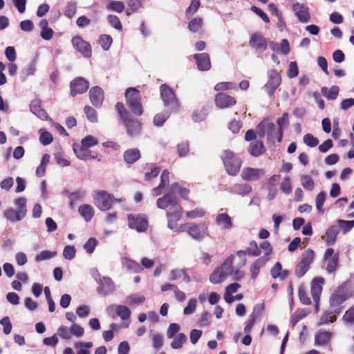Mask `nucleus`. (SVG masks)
Here are the masks:
<instances>
[{
	"mask_svg": "<svg viewBox=\"0 0 354 354\" xmlns=\"http://www.w3.org/2000/svg\"><path fill=\"white\" fill-rule=\"evenodd\" d=\"M249 44L257 53L264 52L268 47L266 39L259 32H254L251 36Z\"/></svg>",
	"mask_w": 354,
	"mask_h": 354,
	"instance_id": "4468645a",
	"label": "nucleus"
},
{
	"mask_svg": "<svg viewBox=\"0 0 354 354\" xmlns=\"http://www.w3.org/2000/svg\"><path fill=\"white\" fill-rule=\"evenodd\" d=\"M339 231L338 229V227L337 225H331L330 226L326 231V244L328 245H333L335 244L337 236L339 234Z\"/></svg>",
	"mask_w": 354,
	"mask_h": 354,
	"instance_id": "2f4dec72",
	"label": "nucleus"
},
{
	"mask_svg": "<svg viewBox=\"0 0 354 354\" xmlns=\"http://www.w3.org/2000/svg\"><path fill=\"white\" fill-rule=\"evenodd\" d=\"M344 289V286L343 285H341L330 295L329 303L331 308L339 307L346 300Z\"/></svg>",
	"mask_w": 354,
	"mask_h": 354,
	"instance_id": "dca6fc26",
	"label": "nucleus"
},
{
	"mask_svg": "<svg viewBox=\"0 0 354 354\" xmlns=\"http://www.w3.org/2000/svg\"><path fill=\"white\" fill-rule=\"evenodd\" d=\"M106 313L113 319H115V315H117L123 321L129 319L131 316L130 309L123 305H110L106 308Z\"/></svg>",
	"mask_w": 354,
	"mask_h": 354,
	"instance_id": "9b49d317",
	"label": "nucleus"
},
{
	"mask_svg": "<svg viewBox=\"0 0 354 354\" xmlns=\"http://www.w3.org/2000/svg\"><path fill=\"white\" fill-rule=\"evenodd\" d=\"M127 104L133 114L140 116L143 113L140 92L135 87H129L125 91Z\"/></svg>",
	"mask_w": 354,
	"mask_h": 354,
	"instance_id": "f03ea898",
	"label": "nucleus"
},
{
	"mask_svg": "<svg viewBox=\"0 0 354 354\" xmlns=\"http://www.w3.org/2000/svg\"><path fill=\"white\" fill-rule=\"evenodd\" d=\"M332 337L331 333L319 330L315 335V342L317 345L325 346L328 344Z\"/></svg>",
	"mask_w": 354,
	"mask_h": 354,
	"instance_id": "c85d7f7f",
	"label": "nucleus"
},
{
	"mask_svg": "<svg viewBox=\"0 0 354 354\" xmlns=\"http://www.w3.org/2000/svg\"><path fill=\"white\" fill-rule=\"evenodd\" d=\"M73 151L77 157L83 160H93L97 156L91 155L88 149L79 147V144L73 145Z\"/></svg>",
	"mask_w": 354,
	"mask_h": 354,
	"instance_id": "bb28decb",
	"label": "nucleus"
},
{
	"mask_svg": "<svg viewBox=\"0 0 354 354\" xmlns=\"http://www.w3.org/2000/svg\"><path fill=\"white\" fill-rule=\"evenodd\" d=\"M200 6H201L200 0H192L190 5L188 6V8L185 10L186 17L189 18L195 12H196V11L199 8Z\"/></svg>",
	"mask_w": 354,
	"mask_h": 354,
	"instance_id": "864d4df0",
	"label": "nucleus"
},
{
	"mask_svg": "<svg viewBox=\"0 0 354 354\" xmlns=\"http://www.w3.org/2000/svg\"><path fill=\"white\" fill-rule=\"evenodd\" d=\"M221 159L229 175L236 176L240 171L241 160L230 150H225L221 156Z\"/></svg>",
	"mask_w": 354,
	"mask_h": 354,
	"instance_id": "20e7f679",
	"label": "nucleus"
},
{
	"mask_svg": "<svg viewBox=\"0 0 354 354\" xmlns=\"http://www.w3.org/2000/svg\"><path fill=\"white\" fill-rule=\"evenodd\" d=\"M171 111L166 110L162 113L155 115L153 118V124L158 127H162L165 122L169 118Z\"/></svg>",
	"mask_w": 354,
	"mask_h": 354,
	"instance_id": "ea45409f",
	"label": "nucleus"
},
{
	"mask_svg": "<svg viewBox=\"0 0 354 354\" xmlns=\"http://www.w3.org/2000/svg\"><path fill=\"white\" fill-rule=\"evenodd\" d=\"M266 136L268 143L274 144L275 139H277V131H275V124L273 122H269Z\"/></svg>",
	"mask_w": 354,
	"mask_h": 354,
	"instance_id": "37998d69",
	"label": "nucleus"
},
{
	"mask_svg": "<svg viewBox=\"0 0 354 354\" xmlns=\"http://www.w3.org/2000/svg\"><path fill=\"white\" fill-rule=\"evenodd\" d=\"M342 311V308L334 307L333 310H326L320 317L318 325H324L329 322L333 323L336 320V315H339Z\"/></svg>",
	"mask_w": 354,
	"mask_h": 354,
	"instance_id": "b1692460",
	"label": "nucleus"
},
{
	"mask_svg": "<svg viewBox=\"0 0 354 354\" xmlns=\"http://www.w3.org/2000/svg\"><path fill=\"white\" fill-rule=\"evenodd\" d=\"M30 111L42 120H48L50 118L45 109L41 106V100L38 98L32 100L30 104Z\"/></svg>",
	"mask_w": 354,
	"mask_h": 354,
	"instance_id": "4be33fe9",
	"label": "nucleus"
},
{
	"mask_svg": "<svg viewBox=\"0 0 354 354\" xmlns=\"http://www.w3.org/2000/svg\"><path fill=\"white\" fill-rule=\"evenodd\" d=\"M339 253H335L333 257L327 259L326 270L328 273L335 272L338 267Z\"/></svg>",
	"mask_w": 354,
	"mask_h": 354,
	"instance_id": "58836bf2",
	"label": "nucleus"
},
{
	"mask_svg": "<svg viewBox=\"0 0 354 354\" xmlns=\"http://www.w3.org/2000/svg\"><path fill=\"white\" fill-rule=\"evenodd\" d=\"M268 81L264 86V89L270 97H272L281 82L280 74L275 69L268 71Z\"/></svg>",
	"mask_w": 354,
	"mask_h": 354,
	"instance_id": "0eeeda50",
	"label": "nucleus"
},
{
	"mask_svg": "<svg viewBox=\"0 0 354 354\" xmlns=\"http://www.w3.org/2000/svg\"><path fill=\"white\" fill-rule=\"evenodd\" d=\"M123 264L129 271L134 273H139L143 270V268L138 262L128 258L124 259Z\"/></svg>",
	"mask_w": 354,
	"mask_h": 354,
	"instance_id": "e433bc0d",
	"label": "nucleus"
},
{
	"mask_svg": "<svg viewBox=\"0 0 354 354\" xmlns=\"http://www.w3.org/2000/svg\"><path fill=\"white\" fill-rule=\"evenodd\" d=\"M121 201V198H115L112 194L101 191L95 199V205L102 211H108L114 203Z\"/></svg>",
	"mask_w": 354,
	"mask_h": 354,
	"instance_id": "423d86ee",
	"label": "nucleus"
},
{
	"mask_svg": "<svg viewBox=\"0 0 354 354\" xmlns=\"http://www.w3.org/2000/svg\"><path fill=\"white\" fill-rule=\"evenodd\" d=\"M216 223L224 230H229L233 227L230 216L225 213L218 214L216 218Z\"/></svg>",
	"mask_w": 354,
	"mask_h": 354,
	"instance_id": "7c9ffc66",
	"label": "nucleus"
},
{
	"mask_svg": "<svg viewBox=\"0 0 354 354\" xmlns=\"http://www.w3.org/2000/svg\"><path fill=\"white\" fill-rule=\"evenodd\" d=\"M326 194L324 191L320 192L316 196V198H315L316 208L319 213L324 212V209L323 208V205L326 201Z\"/></svg>",
	"mask_w": 354,
	"mask_h": 354,
	"instance_id": "8fccbe9b",
	"label": "nucleus"
},
{
	"mask_svg": "<svg viewBox=\"0 0 354 354\" xmlns=\"http://www.w3.org/2000/svg\"><path fill=\"white\" fill-rule=\"evenodd\" d=\"M310 313L307 309H298L290 317V324L295 326L301 319L304 318Z\"/></svg>",
	"mask_w": 354,
	"mask_h": 354,
	"instance_id": "4c0bfd02",
	"label": "nucleus"
},
{
	"mask_svg": "<svg viewBox=\"0 0 354 354\" xmlns=\"http://www.w3.org/2000/svg\"><path fill=\"white\" fill-rule=\"evenodd\" d=\"M324 279L323 277H315L310 284L311 295L314 301H319L320 296L322 292V286L324 283Z\"/></svg>",
	"mask_w": 354,
	"mask_h": 354,
	"instance_id": "a211bd4d",
	"label": "nucleus"
},
{
	"mask_svg": "<svg viewBox=\"0 0 354 354\" xmlns=\"http://www.w3.org/2000/svg\"><path fill=\"white\" fill-rule=\"evenodd\" d=\"M161 171V168L153 164L151 165V171L145 174V179L151 180L158 176Z\"/></svg>",
	"mask_w": 354,
	"mask_h": 354,
	"instance_id": "13d9d810",
	"label": "nucleus"
},
{
	"mask_svg": "<svg viewBox=\"0 0 354 354\" xmlns=\"http://www.w3.org/2000/svg\"><path fill=\"white\" fill-rule=\"evenodd\" d=\"M57 254V252H50L48 250L41 251L40 253L36 255L35 261L37 262L50 259Z\"/></svg>",
	"mask_w": 354,
	"mask_h": 354,
	"instance_id": "680f3d73",
	"label": "nucleus"
},
{
	"mask_svg": "<svg viewBox=\"0 0 354 354\" xmlns=\"http://www.w3.org/2000/svg\"><path fill=\"white\" fill-rule=\"evenodd\" d=\"M98 144V140L92 136H87L82 140L79 147L88 149Z\"/></svg>",
	"mask_w": 354,
	"mask_h": 354,
	"instance_id": "09e8293b",
	"label": "nucleus"
},
{
	"mask_svg": "<svg viewBox=\"0 0 354 354\" xmlns=\"http://www.w3.org/2000/svg\"><path fill=\"white\" fill-rule=\"evenodd\" d=\"M227 273H225L222 270L218 269L214 270L209 276V281L214 284L221 283L227 277Z\"/></svg>",
	"mask_w": 354,
	"mask_h": 354,
	"instance_id": "a19ab883",
	"label": "nucleus"
},
{
	"mask_svg": "<svg viewBox=\"0 0 354 354\" xmlns=\"http://www.w3.org/2000/svg\"><path fill=\"white\" fill-rule=\"evenodd\" d=\"M301 183L304 188L308 191H312L315 187L314 180L313 178L309 175H301Z\"/></svg>",
	"mask_w": 354,
	"mask_h": 354,
	"instance_id": "a18cd8bd",
	"label": "nucleus"
},
{
	"mask_svg": "<svg viewBox=\"0 0 354 354\" xmlns=\"http://www.w3.org/2000/svg\"><path fill=\"white\" fill-rule=\"evenodd\" d=\"M88 82L82 77L75 78L70 83L71 95L74 97L77 94L84 93L88 88Z\"/></svg>",
	"mask_w": 354,
	"mask_h": 354,
	"instance_id": "ddd939ff",
	"label": "nucleus"
},
{
	"mask_svg": "<svg viewBox=\"0 0 354 354\" xmlns=\"http://www.w3.org/2000/svg\"><path fill=\"white\" fill-rule=\"evenodd\" d=\"M186 341V335L184 333H178L171 342V347L174 349L180 348Z\"/></svg>",
	"mask_w": 354,
	"mask_h": 354,
	"instance_id": "de8ad7c7",
	"label": "nucleus"
},
{
	"mask_svg": "<svg viewBox=\"0 0 354 354\" xmlns=\"http://www.w3.org/2000/svg\"><path fill=\"white\" fill-rule=\"evenodd\" d=\"M268 259L260 257L257 259L250 267L251 278L255 280L259 275L260 268L265 266Z\"/></svg>",
	"mask_w": 354,
	"mask_h": 354,
	"instance_id": "c756f323",
	"label": "nucleus"
},
{
	"mask_svg": "<svg viewBox=\"0 0 354 354\" xmlns=\"http://www.w3.org/2000/svg\"><path fill=\"white\" fill-rule=\"evenodd\" d=\"M160 97L167 110L176 112L180 109V102L174 90L167 84H163L160 86Z\"/></svg>",
	"mask_w": 354,
	"mask_h": 354,
	"instance_id": "7ed1b4c3",
	"label": "nucleus"
},
{
	"mask_svg": "<svg viewBox=\"0 0 354 354\" xmlns=\"http://www.w3.org/2000/svg\"><path fill=\"white\" fill-rule=\"evenodd\" d=\"M73 47L84 57L90 58L92 56V48L91 44L80 35L74 36L71 39Z\"/></svg>",
	"mask_w": 354,
	"mask_h": 354,
	"instance_id": "1a4fd4ad",
	"label": "nucleus"
},
{
	"mask_svg": "<svg viewBox=\"0 0 354 354\" xmlns=\"http://www.w3.org/2000/svg\"><path fill=\"white\" fill-rule=\"evenodd\" d=\"M185 232L194 239L201 241L205 236H208V230L207 225L203 223L196 224L189 223L185 224Z\"/></svg>",
	"mask_w": 354,
	"mask_h": 354,
	"instance_id": "39448f33",
	"label": "nucleus"
},
{
	"mask_svg": "<svg viewBox=\"0 0 354 354\" xmlns=\"http://www.w3.org/2000/svg\"><path fill=\"white\" fill-rule=\"evenodd\" d=\"M96 291L99 295L106 296L115 290V285L113 280L109 277H103L97 283Z\"/></svg>",
	"mask_w": 354,
	"mask_h": 354,
	"instance_id": "2eb2a0df",
	"label": "nucleus"
},
{
	"mask_svg": "<svg viewBox=\"0 0 354 354\" xmlns=\"http://www.w3.org/2000/svg\"><path fill=\"white\" fill-rule=\"evenodd\" d=\"M248 152L254 157H258L266 151V147L261 140H257L250 144Z\"/></svg>",
	"mask_w": 354,
	"mask_h": 354,
	"instance_id": "cd10ccee",
	"label": "nucleus"
},
{
	"mask_svg": "<svg viewBox=\"0 0 354 354\" xmlns=\"http://www.w3.org/2000/svg\"><path fill=\"white\" fill-rule=\"evenodd\" d=\"M89 97L92 104L96 108H100L104 100V91L100 86L92 87L89 91Z\"/></svg>",
	"mask_w": 354,
	"mask_h": 354,
	"instance_id": "f3484780",
	"label": "nucleus"
},
{
	"mask_svg": "<svg viewBox=\"0 0 354 354\" xmlns=\"http://www.w3.org/2000/svg\"><path fill=\"white\" fill-rule=\"evenodd\" d=\"M26 203L27 200L24 197H19L14 201V204L17 207L15 211L17 212L19 216L21 217V219L26 216L27 213Z\"/></svg>",
	"mask_w": 354,
	"mask_h": 354,
	"instance_id": "72a5a7b5",
	"label": "nucleus"
},
{
	"mask_svg": "<svg viewBox=\"0 0 354 354\" xmlns=\"http://www.w3.org/2000/svg\"><path fill=\"white\" fill-rule=\"evenodd\" d=\"M321 92L328 100H334L337 99L338 96L339 88L337 85L332 86L330 88L324 86L321 88Z\"/></svg>",
	"mask_w": 354,
	"mask_h": 354,
	"instance_id": "f704fd0d",
	"label": "nucleus"
},
{
	"mask_svg": "<svg viewBox=\"0 0 354 354\" xmlns=\"http://www.w3.org/2000/svg\"><path fill=\"white\" fill-rule=\"evenodd\" d=\"M141 157L140 152L138 149H129L124 152L123 158L127 164H133L138 161Z\"/></svg>",
	"mask_w": 354,
	"mask_h": 354,
	"instance_id": "a878e982",
	"label": "nucleus"
},
{
	"mask_svg": "<svg viewBox=\"0 0 354 354\" xmlns=\"http://www.w3.org/2000/svg\"><path fill=\"white\" fill-rule=\"evenodd\" d=\"M99 43L104 50H108L113 43V39L111 35L103 34L100 35Z\"/></svg>",
	"mask_w": 354,
	"mask_h": 354,
	"instance_id": "49530a36",
	"label": "nucleus"
},
{
	"mask_svg": "<svg viewBox=\"0 0 354 354\" xmlns=\"http://www.w3.org/2000/svg\"><path fill=\"white\" fill-rule=\"evenodd\" d=\"M289 115L287 112L283 113L281 118H279L277 120L278 125L277 130V141L281 142L283 135V128H285L289 125Z\"/></svg>",
	"mask_w": 354,
	"mask_h": 354,
	"instance_id": "393cba45",
	"label": "nucleus"
},
{
	"mask_svg": "<svg viewBox=\"0 0 354 354\" xmlns=\"http://www.w3.org/2000/svg\"><path fill=\"white\" fill-rule=\"evenodd\" d=\"M182 212L183 209H176L172 212L170 211L167 213L168 220L167 226L174 232H185V228H184L185 225L180 226L178 225V221L181 218Z\"/></svg>",
	"mask_w": 354,
	"mask_h": 354,
	"instance_id": "f8f14e48",
	"label": "nucleus"
},
{
	"mask_svg": "<svg viewBox=\"0 0 354 354\" xmlns=\"http://www.w3.org/2000/svg\"><path fill=\"white\" fill-rule=\"evenodd\" d=\"M308 266L303 264L302 262L299 261L295 268V274L298 278H301L308 272Z\"/></svg>",
	"mask_w": 354,
	"mask_h": 354,
	"instance_id": "774afa93",
	"label": "nucleus"
},
{
	"mask_svg": "<svg viewBox=\"0 0 354 354\" xmlns=\"http://www.w3.org/2000/svg\"><path fill=\"white\" fill-rule=\"evenodd\" d=\"M203 20L201 18L196 17L192 19L188 24V28L190 31L196 32L202 27Z\"/></svg>",
	"mask_w": 354,
	"mask_h": 354,
	"instance_id": "bf43d9fd",
	"label": "nucleus"
},
{
	"mask_svg": "<svg viewBox=\"0 0 354 354\" xmlns=\"http://www.w3.org/2000/svg\"><path fill=\"white\" fill-rule=\"evenodd\" d=\"M235 99L224 93H220L215 97V104L218 108L225 109L234 106L236 104Z\"/></svg>",
	"mask_w": 354,
	"mask_h": 354,
	"instance_id": "412c9836",
	"label": "nucleus"
},
{
	"mask_svg": "<svg viewBox=\"0 0 354 354\" xmlns=\"http://www.w3.org/2000/svg\"><path fill=\"white\" fill-rule=\"evenodd\" d=\"M36 71V66L34 62L30 63L27 66L24 68L20 73V79L21 82H24L29 75H34Z\"/></svg>",
	"mask_w": 354,
	"mask_h": 354,
	"instance_id": "79ce46f5",
	"label": "nucleus"
},
{
	"mask_svg": "<svg viewBox=\"0 0 354 354\" xmlns=\"http://www.w3.org/2000/svg\"><path fill=\"white\" fill-rule=\"evenodd\" d=\"M338 223V229L341 228L343 233L347 234L348 232L351 230V229L354 227V220L353 221H346L339 219L337 220Z\"/></svg>",
	"mask_w": 354,
	"mask_h": 354,
	"instance_id": "3c124183",
	"label": "nucleus"
},
{
	"mask_svg": "<svg viewBox=\"0 0 354 354\" xmlns=\"http://www.w3.org/2000/svg\"><path fill=\"white\" fill-rule=\"evenodd\" d=\"M4 216L10 222L21 221V217L12 208H9L4 212Z\"/></svg>",
	"mask_w": 354,
	"mask_h": 354,
	"instance_id": "5fc2aeb1",
	"label": "nucleus"
},
{
	"mask_svg": "<svg viewBox=\"0 0 354 354\" xmlns=\"http://www.w3.org/2000/svg\"><path fill=\"white\" fill-rule=\"evenodd\" d=\"M256 311L257 308L255 307L253 312L248 317V321L244 328V332L246 333H249L252 330V328L258 318L259 312L257 313Z\"/></svg>",
	"mask_w": 354,
	"mask_h": 354,
	"instance_id": "c03bdc74",
	"label": "nucleus"
},
{
	"mask_svg": "<svg viewBox=\"0 0 354 354\" xmlns=\"http://www.w3.org/2000/svg\"><path fill=\"white\" fill-rule=\"evenodd\" d=\"M128 225L131 229L138 232H146L148 227V221L145 215L130 214L128 215Z\"/></svg>",
	"mask_w": 354,
	"mask_h": 354,
	"instance_id": "6e6552de",
	"label": "nucleus"
},
{
	"mask_svg": "<svg viewBox=\"0 0 354 354\" xmlns=\"http://www.w3.org/2000/svg\"><path fill=\"white\" fill-rule=\"evenodd\" d=\"M115 109L125 126L127 135L131 138L140 136L142 132V122L139 120L131 117L122 102H117Z\"/></svg>",
	"mask_w": 354,
	"mask_h": 354,
	"instance_id": "f257e3e1",
	"label": "nucleus"
},
{
	"mask_svg": "<svg viewBox=\"0 0 354 354\" xmlns=\"http://www.w3.org/2000/svg\"><path fill=\"white\" fill-rule=\"evenodd\" d=\"M293 11L298 20L301 23H308L310 19L308 8L304 4L295 3L292 6Z\"/></svg>",
	"mask_w": 354,
	"mask_h": 354,
	"instance_id": "6ab92c4d",
	"label": "nucleus"
},
{
	"mask_svg": "<svg viewBox=\"0 0 354 354\" xmlns=\"http://www.w3.org/2000/svg\"><path fill=\"white\" fill-rule=\"evenodd\" d=\"M196 61L198 69L201 71H207L211 68V62L209 55L206 53L195 54L193 56Z\"/></svg>",
	"mask_w": 354,
	"mask_h": 354,
	"instance_id": "aec40b11",
	"label": "nucleus"
},
{
	"mask_svg": "<svg viewBox=\"0 0 354 354\" xmlns=\"http://www.w3.org/2000/svg\"><path fill=\"white\" fill-rule=\"evenodd\" d=\"M76 253V249L73 245H66L63 250V256L67 260H72Z\"/></svg>",
	"mask_w": 354,
	"mask_h": 354,
	"instance_id": "338daca9",
	"label": "nucleus"
},
{
	"mask_svg": "<svg viewBox=\"0 0 354 354\" xmlns=\"http://www.w3.org/2000/svg\"><path fill=\"white\" fill-rule=\"evenodd\" d=\"M107 8L111 10L121 13L124 10V4L122 1H113L107 5Z\"/></svg>",
	"mask_w": 354,
	"mask_h": 354,
	"instance_id": "69168bd1",
	"label": "nucleus"
},
{
	"mask_svg": "<svg viewBox=\"0 0 354 354\" xmlns=\"http://www.w3.org/2000/svg\"><path fill=\"white\" fill-rule=\"evenodd\" d=\"M265 174L263 169L245 167L241 172V178L245 180H258Z\"/></svg>",
	"mask_w": 354,
	"mask_h": 354,
	"instance_id": "5701e85b",
	"label": "nucleus"
},
{
	"mask_svg": "<svg viewBox=\"0 0 354 354\" xmlns=\"http://www.w3.org/2000/svg\"><path fill=\"white\" fill-rule=\"evenodd\" d=\"M40 132L39 141L43 145H48L53 142V138L50 133L43 129H40Z\"/></svg>",
	"mask_w": 354,
	"mask_h": 354,
	"instance_id": "6e6d98bb",
	"label": "nucleus"
},
{
	"mask_svg": "<svg viewBox=\"0 0 354 354\" xmlns=\"http://www.w3.org/2000/svg\"><path fill=\"white\" fill-rule=\"evenodd\" d=\"M268 123L269 121L264 119L257 124L256 131L260 138H263L266 136Z\"/></svg>",
	"mask_w": 354,
	"mask_h": 354,
	"instance_id": "052dcab7",
	"label": "nucleus"
},
{
	"mask_svg": "<svg viewBox=\"0 0 354 354\" xmlns=\"http://www.w3.org/2000/svg\"><path fill=\"white\" fill-rule=\"evenodd\" d=\"M106 19L109 24L115 29L118 30H121L122 29V26L120 21V19L117 16L109 15L106 17Z\"/></svg>",
	"mask_w": 354,
	"mask_h": 354,
	"instance_id": "e2e57ef3",
	"label": "nucleus"
},
{
	"mask_svg": "<svg viewBox=\"0 0 354 354\" xmlns=\"http://www.w3.org/2000/svg\"><path fill=\"white\" fill-rule=\"evenodd\" d=\"M252 187L249 184H235L230 188V192L241 196H246L252 192Z\"/></svg>",
	"mask_w": 354,
	"mask_h": 354,
	"instance_id": "473e14b6",
	"label": "nucleus"
},
{
	"mask_svg": "<svg viewBox=\"0 0 354 354\" xmlns=\"http://www.w3.org/2000/svg\"><path fill=\"white\" fill-rule=\"evenodd\" d=\"M78 212L84 218L87 222L90 221L94 216V210L90 205H82L79 207Z\"/></svg>",
	"mask_w": 354,
	"mask_h": 354,
	"instance_id": "c9c22d12",
	"label": "nucleus"
},
{
	"mask_svg": "<svg viewBox=\"0 0 354 354\" xmlns=\"http://www.w3.org/2000/svg\"><path fill=\"white\" fill-rule=\"evenodd\" d=\"M97 243L98 241L95 238L91 237L84 245V248L86 250L87 253L92 254L94 252Z\"/></svg>",
	"mask_w": 354,
	"mask_h": 354,
	"instance_id": "0e129e2a",
	"label": "nucleus"
},
{
	"mask_svg": "<svg viewBox=\"0 0 354 354\" xmlns=\"http://www.w3.org/2000/svg\"><path fill=\"white\" fill-rule=\"evenodd\" d=\"M156 205L158 208L162 209H165L169 206L171 207L173 211L182 209V207L179 204L177 198L170 192L159 198L156 201Z\"/></svg>",
	"mask_w": 354,
	"mask_h": 354,
	"instance_id": "9d476101",
	"label": "nucleus"
},
{
	"mask_svg": "<svg viewBox=\"0 0 354 354\" xmlns=\"http://www.w3.org/2000/svg\"><path fill=\"white\" fill-rule=\"evenodd\" d=\"M87 119L91 122H97V111L91 106L86 105L84 109Z\"/></svg>",
	"mask_w": 354,
	"mask_h": 354,
	"instance_id": "4d7b16f0",
	"label": "nucleus"
},
{
	"mask_svg": "<svg viewBox=\"0 0 354 354\" xmlns=\"http://www.w3.org/2000/svg\"><path fill=\"white\" fill-rule=\"evenodd\" d=\"M315 258V252L311 249H307L304 251L302 254L301 262L303 264H306L310 267V265L313 263Z\"/></svg>",
	"mask_w": 354,
	"mask_h": 354,
	"instance_id": "603ef678",
	"label": "nucleus"
}]
</instances>
